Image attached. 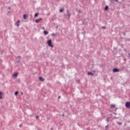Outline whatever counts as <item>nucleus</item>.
Listing matches in <instances>:
<instances>
[{"label": "nucleus", "mask_w": 130, "mask_h": 130, "mask_svg": "<svg viewBox=\"0 0 130 130\" xmlns=\"http://www.w3.org/2000/svg\"><path fill=\"white\" fill-rule=\"evenodd\" d=\"M44 33L45 35H47V34H48V31H47L46 30H44Z\"/></svg>", "instance_id": "f8f14e48"}, {"label": "nucleus", "mask_w": 130, "mask_h": 130, "mask_svg": "<svg viewBox=\"0 0 130 130\" xmlns=\"http://www.w3.org/2000/svg\"><path fill=\"white\" fill-rule=\"evenodd\" d=\"M17 62H20V61H18Z\"/></svg>", "instance_id": "2f4dec72"}, {"label": "nucleus", "mask_w": 130, "mask_h": 130, "mask_svg": "<svg viewBox=\"0 0 130 130\" xmlns=\"http://www.w3.org/2000/svg\"><path fill=\"white\" fill-rule=\"evenodd\" d=\"M107 10H108V6H106V7L105 8V10L107 11Z\"/></svg>", "instance_id": "a211bd4d"}, {"label": "nucleus", "mask_w": 130, "mask_h": 130, "mask_svg": "<svg viewBox=\"0 0 130 130\" xmlns=\"http://www.w3.org/2000/svg\"><path fill=\"white\" fill-rule=\"evenodd\" d=\"M3 94L2 92H0V99L2 100L3 99V96L2 94Z\"/></svg>", "instance_id": "ddd939ff"}, {"label": "nucleus", "mask_w": 130, "mask_h": 130, "mask_svg": "<svg viewBox=\"0 0 130 130\" xmlns=\"http://www.w3.org/2000/svg\"><path fill=\"white\" fill-rule=\"evenodd\" d=\"M129 56H130V53H129Z\"/></svg>", "instance_id": "e433bc0d"}, {"label": "nucleus", "mask_w": 130, "mask_h": 130, "mask_svg": "<svg viewBox=\"0 0 130 130\" xmlns=\"http://www.w3.org/2000/svg\"><path fill=\"white\" fill-rule=\"evenodd\" d=\"M110 119H109V117H107L106 119V121L108 122L109 121H110Z\"/></svg>", "instance_id": "f3484780"}, {"label": "nucleus", "mask_w": 130, "mask_h": 130, "mask_svg": "<svg viewBox=\"0 0 130 130\" xmlns=\"http://www.w3.org/2000/svg\"><path fill=\"white\" fill-rule=\"evenodd\" d=\"M38 13H36L35 15V18H37V17H38Z\"/></svg>", "instance_id": "aec40b11"}, {"label": "nucleus", "mask_w": 130, "mask_h": 130, "mask_svg": "<svg viewBox=\"0 0 130 130\" xmlns=\"http://www.w3.org/2000/svg\"><path fill=\"white\" fill-rule=\"evenodd\" d=\"M87 75H90L91 76H94V74L92 73L91 72H88Z\"/></svg>", "instance_id": "9b49d317"}, {"label": "nucleus", "mask_w": 130, "mask_h": 130, "mask_svg": "<svg viewBox=\"0 0 130 130\" xmlns=\"http://www.w3.org/2000/svg\"><path fill=\"white\" fill-rule=\"evenodd\" d=\"M56 35H57V34L53 33L51 34V36H53V37H55V36H56Z\"/></svg>", "instance_id": "9d476101"}, {"label": "nucleus", "mask_w": 130, "mask_h": 130, "mask_svg": "<svg viewBox=\"0 0 130 130\" xmlns=\"http://www.w3.org/2000/svg\"><path fill=\"white\" fill-rule=\"evenodd\" d=\"M62 12H63V9H60L59 13H62Z\"/></svg>", "instance_id": "4468645a"}, {"label": "nucleus", "mask_w": 130, "mask_h": 130, "mask_svg": "<svg viewBox=\"0 0 130 130\" xmlns=\"http://www.w3.org/2000/svg\"><path fill=\"white\" fill-rule=\"evenodd\" d=\"M39 80L41 81V82H44V79L42 77H40Z\"/></svg>", "instance_id": "6e6552de"}, {"label": "nucleus", "mask_w": 130, "mask_h": 130, "mask_svg": "<svg viewBox=\"0 0 130 130\" xmlns=\"http://www.w3.org/2000/svg\"><path fill=\"white\" fill-rule=\"evenodd\" d=\"M62 116H64V114H62Z\"/></svg>", "instance_id": "cd10ccee"}, {"label": "nucleus", "mask_w": 130, "mask_h": 130, "mask_svg": "<svg viewBox=\"0 0 130 130\" xmlns=\"http://www.w3.org/2000/svg\"><path fill=\"white\" fill-rule=\"evenodd\" d=\"M115 2H116V3L118 2V0H115Z\"/></svg>", "instance_id": "b1692460"}, {"label": "nucleus", "mask_w": 130, "mask_h": 130, "mask_svg": "<svg viewBox=\"0 0 130 130\" xmlns=\"http://www.w3.org/2000/svg\"><path fill=\"white\" fill-rule=\"evenodd\" d=\"M13 77H14L15 78H17V77H18V73H15L13 75Z\"/></svg>", "instance_id": "1a4fd4ad"}, {"label": "nucleus", "mask_w": 130, "mask_h": 130, "mask_svg": "<svg viewBox=\"0 0 130 130\" xmlns=\"http://www.w3.org/2000/svg\"><path fill=\"white\" fill-rule=\"evenodd\" d=\"M53 128H51V130H53Z\"/></svg>", "instance_id": "473e14b6"}, {"label": "nucleus", "mask_w": 130, "mask_h": 130, "mask_svg": "<svg viewBox=\"0 0 130 130\" xmlns=\"http://www.w3.org/2000/svg\"><path fill=\"white\" fill-rule=\"evenodd\" d=\"M125 107L126 108H130V102H127L125 103Z\"/></svg>", "instance_id": "f03ea898"}, {"label": "nucleus", "mask_w": 130, "mask_h": 130, "mask_svg": "<svg viewBox=\"0 0 130 130\" xmlns=\"http://www.w3.org/2000/svg\"><path fill=\"white\" fill-rule=\"evenodd\" d=\"M20 20H18L17 22H16L15 25L17 26V27H19L20 26Z\"/></svg>", "instance_id": "39448f33"}, {"label": "nucleus", "mask_w": 130, "mask_h": 130, "mask_svg": "<svg viewBox=\"0 0 130 130\" xmlns=\"http://www.w3.org/2000/svg\"><path fill=\"white\" fill-rule=\"evenodd\" d=\"M47 44H48L49 46H50L52 48H53V45H52V42L51 40H49L47 41Z\"/></svg>", "instance_id": "f257e3e1"}, {"label": "nucleus", "mask_w": 130, "mask_h": 130, "mask_svg": "<svg viewBox=\"0 0 130 130\" xmlns=\"http://www.w3.org/2000/svg\"><path fill=\"white\" fill-rule=\"evenodd\" d=\"M93 72H94V73H96V71H94Z\"/></svg>", "instance_id": "c85d7f7f"}, {"label": "nucleus", "mask_w": 130, "mask_h": 130, "mask_svg": "<svg viewBox=\"0 0 130 130\" xmlns=\"http://www.w3.org/2000/svg\"><path fill=\"white\" fill-rule=\"evenodd\" d=\"M58 98H59V99L60 98V96H59Z\"/></svg>", "instance_id": "c9c22d12"}, {"label": "nucleus", "mask_w": 130, "mask_h": 130, "mask_svg": "<svg viewBox=\"0 0 130 130\" xmlns=\"http://www.w3.org/2000/svg\"><path fill=\"white\" fill-rule=\"evenodd\" d=\"M21 95H23V92H21Z\"/></svg>", "instance_id": "c756f323"}, {"label": "nucleus", "mask_w": 130, "mask_h": 130, "mask_svg": "<svg viewBox=\"0 0 130 130\" xmlns=\"http://www.w3.org/2000/svg\"><path fill=\"white\" fill-rule=\"evenodd\" d=\"M102 28L103 29H106V26H102Z\"/></svg>", "instance_id": "4be33fe9"}, {"label": "nucleus", "mask_w": 130, "mask_h": 130, "mask_svg": "<svg viewBox=\"0 0 130 130\" xmlns=\"http://www.w3.org/2000/svg\"><path fill=\"white\" fill-rule=\"evenodd\" d=\"M105 129H106V130H108V125H106V126H105Z\"/></svg>", "instance_id": "6ab92c4d"}, {"label": "nucleus", "mask_w": 130, "mask_h": 130, "mask_svg": "<svg viewBox=\"0 0 130 130\" xmlns=\"http://www.w3.org/2000/svg\"><path fill=\"white\" fill-rule=\"evenodd\" d=\"M19 58H21V56H19Z\"/></svg>", "instance_id": "f704fd0d"}, {"label": "nucleus", "mask_w": 130, "mask_h": 130, "mask_svg": "<svg viewBox=\"0 0 130 130\" xmlns=\"http://www.w3.org/2000/svg\"><path fill=\"white\" fill-rule=\"evenodd\" d=\"M56 28H58V26H57Z\"/></svg>", "instance_id": "7c9ffc66"}, {"label": "nucleus", "mask_w": 130, "mask_h": 130, "mask_svg": "<svg viewBox=\"0 0 130 130\" xmlns=\"http://www.w3.org/2000/svg\"><path fill=\"white\" fill-rule=\"evenodd\" d=\"M36 118H37V119L39 118V116H36Z\"/></svg>", "instance_id": "5701e85b"}, {"label": "nucleus", "mask_w": 130, "mask_h": 130, "mask_svg": "<svg viewBox=\"0 0 130 130\" xmlns=\"http://www.w3.org/2000/svg\"><path fill=\"white\" fill-rule=\"evenodd\" d=\"M19 126H20V127H22V124H20V125H19Z\"/></svg>", "instance_id": "bb28decb"}, {"label": "nucleus", "mask_w": 130, "mask_h": 130, "mask_svg": "<svg viewBox=\"0 0 130 130\" xmlns=\"http://www.w3.org/2000/svg\"><path fill=\"white\" fill-rule=\"evenodd\" d=\"M115 107V105H111V108Z\"/></svg>", "instance_id": "dca6fc26"}, {"label": "nucleus", "mask_w": 130, "mask_h": 130, "mask_svg": "<svg viewBox=\"0 0 130 130\" xmlns=\"http://www.w3.org/2000/svg\"><path fill=\"white\" fill-rule=\"evenodd\" d=\"M117 123L119 124V125H121V124H122V123L119 122H118Z\"/></svg>", "instance_id": "412c9836"}, {"label": "nucleus", "mask_w": 130, "mask_h": 130, "mask_svg": "<svg viewBox=\"0 0 130 130\" xmlns=\"http://www.w3.org/2000/svg\"><path fill=\"white\" fill-rule=\"evenodd\" d=\"M123 35H125V34H123Z\"/></svg>", "instance_id": "72a5a7b5"}, {"label": "nucleus", "mask_w": 130, "mask_h": 130, "mask_svg": "<svg viewBox=\"0 0 130 130\" xmlns=\"http://www.w3.org/2000/svg\"><path fill=\"white\" fill-rule=\"evenodd\" d=\"M67 17H68V19H70L71 18V14L70 13V11H69V10L67 11Z\"/></svg>", "instance_id": "20e7f679"}, {"label": "nucleus", "mask_w": 130, "mask_h": 130, "mask_svg": "<svg viewBox=\"0 0 130 130\" xmlns=\"http://www.w3.org/2000/svg\"><path fill=\"white\" fill-rule=\"evenodd\" d=\"M43 29H44V27H43Z\"/></svg>", "instance_id": "4c0bfd02"}, {"label": "nucleus", "mask_w": 130, "mask_h": 130, "mask_svg": "<svg viewBox=\"0 0 130 130\" xmlns=\"http://www.w3.org/2000/svg\"><path fill=\"white\" fill-rule=\"evenodd\" d=\"M41 20H42V19L40 18V19H38L36 20V23H39V22H40V21H41Z\"/></svg>", "instance_id": "423d86ee"}, {"label": "nucleus", "mask_w": 130, "mask_h": 130, "mask_svg": "<svg viewBox=\"0 0 130 130\" xmlns=\"http://www.w3.org/2000/svg\"><path fill=\"white\" fill-rule=\"evenodd\" d=\"M18 94H19V92H18V91H16V92H15V95L16 96H17V95H18Z\"/></svg>", "instance_id": "2eb2a0df"}, {"label": "nucleus", "mask_w": 130, "mask_h": 130, "mask_svg": "<svg viewBox=\"0 0 130 130\" xmlns=\"http://www.w3.org/2000/svg\"><path fill=\"white\" fill-rule=\"evenodd\" d=\"M113 72L114 73H118V72H119V69H118L117 68L114 69L113 70Z\"/></svg>", "instance_id": "7ed1b4c3"}, {"label": "nucleus", "mask_w": 130, "mask_h": 130, "mask_svg": "<svg viewBox=\"0 0 130 130\" xmlns=\"http://www.w3.org/2000/svg\"><path fill=\"white\" fill-rule=\"evenodd\" d=\"M79 13H82V12L81 11V10L79 11Z\"/></svg>", "instance_id": "a878e982"}, {"label": "nucleus", "mask_w": 130, "mask_h": 130, "mask_svg": "<svg viewBox=\"0 0 130 130\" xmlns=\"http://www.w3.org/2000/svg\"><path fill=\"white\" fill-rule=\"evenodd\" d=\"M27 18H28V15H27V14H25L23 15V19H24V20H26Z\"/></svg>", "instance_id": "0eeeda50"}, {"label": "nucleus", "mask_w": 130, "mask_h": 130, "mask_svg": "<svg viewBox=\"0 0 130 130\" xmlns=\"http://www.w3.org/2000/svg\"><path fill=\"white\" fill-rule=\"evenodd\" d=\"M8 9H9V10H10V9H11V7H8Z\"/></svg>", "instance_id": "393cba45"}]
</instances>
